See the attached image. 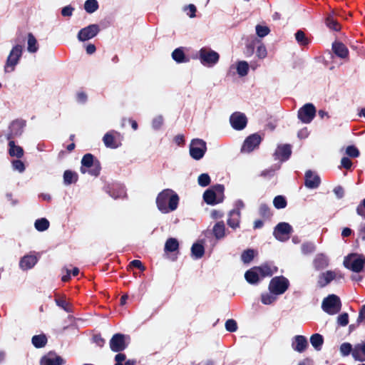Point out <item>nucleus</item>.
<instances>
[{"label": "nucleus", "mask_w": 365, "mask_h": 365, "mask_svg": "<svg viewBox=\"0 0 365 365\" xmlns=\"http://www.w3.org/2000/svg\"><path fill=\"white\" fill-rule=\"evenodd\" d=\"M25 126L26 120L22 118L13 120L9 125L10 135L14 136L21 135Z\"/></svg>", "instance_id": "obj_18"}, {"label": "nucleus", "mask_w": 365, "mask_h": 365, "mask_svg": "<svg viewBox=\"0 0 365 365\" xmlns=\"http://www.w3.org/2000/svg\"><path fill=\"white\" fill-rule=\"evenodd\" d=\"M257 34L259 37H264L269 34V29L265 26L258 25L256 27Z\"/></svg>", "instance_id": "obj_52"}, {"label": "nucleus", "mask_w": 365, "mask_h": 365, "mask_svg": "<svg viewBox=\"0 0 365 365\" xmlns=\"http://www.w3.org/2000/svg\"><path fill=\"white\" fill-rule=\"evenodd\" d=\"M37 262L38 258L36 256L33 255H27L21 259L19 262V267L23 270H28L34 267Z\"/></svg>", "instance_id": "obj_20"}, {"label": "nucleus", "mask_w": 365, "mask_h": 365, "mask_svg": "<svg viewBox=\"0 0 365 365\" xmlns=\"http://www.w3.org/2000/svg\"><path fill=\"white\" fill-rule=\"evenodd\" d=\"M365 322V304H364L359 310V316L356 319L357 324Z\"/></svg>", "instance_id": "obj_61"}, {"label": "nucleus", "mask_w": 365, "mask_h": 365, "mask_svg": "<svg viewBox=\"0 0 365 365\" xmlns=\"http://www.w3.org/2000/svg\"><path fill=\"white\" fill-rule=\"evenodd\" d=\"M118 354L115 356V365H123V361L126 359L125 354L117 352Z\"/></svg>", "instance_id": "obj_59"}, {"label": "nucleus", "mask_w": 365, "mask_h": 365, "mask_svg": "<svg viewBox=\"0 0 365 365\" xmlns=\"http://www.w3.org/2000/svg\"><path fill=\"white\" fill-rule=\"evenodd\" d=\"M113 133L114 131L106 133L103 138V141L106 147L115 149L117 148L119 145L117 143Z\"/></svg>", "instance_id": "obj_27"}, {"label": "nucleus", "mask_w": 365, "mask_h": 365, "mask_svg": "<svg viewBox=\"0 0 365 365\" xmlns=\"http://www.w3.org/2000/svg\"><path fill=\"white\" fill-rule=\"evenodd\" d=\"M225 329L229 332H235L237 330V324L235 319H230L225 322Z\"/></svg>", "instance_id": "obj_44"}, {"label": "nucleus", "mask_w": 365, "mask_h": 365, "mask_svg": "<svg viewBox=\"0 0 365 365\" xmlns=\"http://www.w3.org/2000/svg\"><path fill=\"white\" fill-rule=\"evenodd\" d=\"M346 153L351 158H357L359 155V150L354 145H349L346 149Z\"/></svg>", "instance_id": "obj_48"}, {"label": "nucleus", "mask_w": 365, "mask_h": 365, "mask_svg": "<svg viewBox=\"0 0 365 365\" xmlns=\"http://www.w3.org/2000/svg\"><path fill=\"white\" fill-rule=\"evenodd\" d=\"M230 123L235 130H241L246 127L247 118L246 115H230Z\"/></svg>", "instance_id": "obj_19"}, {"label": "nucleus", "mask_w": 365, "mask_h": 365, "mask_svg": "<svg viewBox=\"0 0 365 365\" xmlns=\"http://www.w3.org/2000/svg\"><path fill=\"white\" fill-rule=\"evenodd\" d=\"M255 255L256 252L254 250L247 249L242 252L241 255V259L245 264H249L253 260Z\"/></svg>", "instance_id": "obj_36"}, {"label": "nucleus", "mask_w": 365, "mask_h": 365, "mask_svg": "<svg viewBox=\"0 0 365 365\" xmlns=\"http://www.w3.org/2000/svg\"><path fill=\"white\" fill-rule=\"evenodd\" d=\"M259 213L264 219H269L272 213L269 207L267 204H261L259 208Z\"/></svg>", "instance_id": "obj_39"}, {"label": "nucleus", "mask_w": 365, "mask_h": 365, "mask_svg": "<svg viewBox=\"0 0 365 365\" xmlns=\"http://www.w3.org/2000/svg\"><path fill=\"white\" fill-rule=\"evenodd\" d=\"M333 191L338 198H342L344 195V190L341 186L335 187Z\"/></svg>", "instance_id": "obj_62"}, {"label": "nucleus", "mask_w": 365, "mask_h": 365, "mask_svg": "<svg viewBox=\"0 0 365 365\" xmlns=\"http://www.w3.org/2000/svg\"><path fill=\"white\" fill-rule=\"evenodd\" d=\"M337 322L340 326L345 327L349 323V315L347 313H342L337 317Z\"/></svg>", "instance_id": "obj_51"}, {"label": "nucleus", "mask_w": 365, "mask_h": 365, "mask_svg": "<svg viewBox=\"0 0 365 365\" xmlns=\"http://www.w3.org/2000/svg\"><path fill=\"white\" fill-rule=\"evenodd\" d=\"M246 281L250 284H257L260 280V276L255 267L246 271L245 274Z\"/></svg>", "instance_id": "obj_23"}, {"label": "nucleus", "mask_w": 365, "mask_h": 365, "mask_svg": "<svg viewBox=\"0 0 365 365\" xmlns=\"http://www.w3.org/2000/svg\"><path fill=\"white\" fill-rule=\"evenodd\" d=\"M308 345L307 339L303 335H297L292 339V348L297 352H304L307 349Z\"/></svg>", "instance_id": "obj_13"}, {"label": "nucleus", "mask_w": 365, "mask_h": 365, "mask_svg": "<svg viewBox=\"0 0 365 365\" xmlns=\"http://www.w3.org/2000/svg\"><path fill=\"white\" fill-rule=\"evenodd\" d=\"M327 25L334 31H339L341 29L339 24L331 17L327 19Z\"/></svg>", "instance_id": "obj_49"}, {"label": "nucleus", "mask_w": 365, "mask_h": 365, "mask_svg": "<svg viewBox=\"0 0 365 365\" xmlns=\"http://www.w3.org/2000/svg\"><path fill=\"white\" fill-rule=\"evenodd\" d=\"M84 8L88 13H92L98 8V3L96 0H88L84 5Z\"/></svg>", "instance_id": "obj_45"}, {"label": "nucleus", "mask_w": 365, "mask_h": 365, "mask_svg": "<svg viewBox=\"0 0 365 365\" xmlns=\"http://www.w3.org/2000/svg\"><path fill=\"white\" fill-rule=\"evenodd\" d=\"M163 124V118L162 115H158L153 120L152 125L155 130L160 129Z\"/></svg>", "instance_id": "obj_53"}, {"label": "nucleus", "mask_w": 365, "mask_h": 365, "mask_svg": "<svg viewBox=\"0 0 365 365\" xmlns=\"http://www.w3.org/2000/svg\"><path fill=\"white\" fill-rule=\"evenodd\" d=\"M99 31L98 26L91 25L80 31L78 38L80 41H86L95 36Z\"/></svg>", "instance_id": "obj_17"}, {"label": "nucleus", "mask_w": 365, "mask_h": 365, "mask_svg": "<svg viewBox=\"0 0 365 365\" xmlns=\"http://www.w3.org/2000/svg\"><path fill=\"white\" fill-rule=\"evenodd\" d=\"M273 205L277 209H283L287 207V202L283 195H277L273 200Z\"/></svg>", "instance_id": "obj_38"}, {"label": "nucleus", "mask_w": 365, "mask_h": 365, "mask_svg": "<svg viewBox=\"0 0 365 365\" xmlns=\"http://www.w3.org/2000/svg\"><path fill=\"white\" fill-rule=\"evenodd\" d=\"M55 301H56V304L58 307H61L62 309H63L66 311H68V309H67L68 303L66 302V301L64 299L58 298V299H56Z\"/></svg>", "instance_id": "obj_63"}, {"label": "nucleus", "mask_w": 365, "mask_h": 365, "mask_svg": "<svg viewBox=\"0 0 365 365\" xmlns=\"http://www.w3.org/2000/svg\"><path fill=\"white\" fill-rule=\"evenodd\" d=\"M36 40L34 37L33 35L29 34V39H28V49L31 52H35L37 50V47L36 46Z\"/></svg>", "instance_id": "obj_50"}, {"label": "nucleus", "mask_w": 365, "mask_h": 365, "mask_svg": "<svg viewBox=\"0 0 365 365\" xmlns=\"http://www.w3.org/2000/svg\"><path fill=\"white\" fill-rule=\"evenodd\" d=\"M344 265L346 268L359 273L365 267V257L363 255L352 253L345 257Z\"/></svg>", "instance_id": "obj_3"}, {"label": "nucleus", "mask_w": 365, "mask_h": 365, "mask_svg": "<svg viewBox=\"0 0 365 365\" xmlns=\"http://www.w3.org/2000/svg\"><path fill=\"white\" fill-rule=\"evenodd\" d=\"M78 174L72 170H66L63 173V182L65 185H71L78 181Z\"/></svg>", "instance_id": "obj_31"}, {"label": "nucleus", "mask_w": 365, "mask_h": 365, "mask_svg": "<svg viewBox=\"0 0 365 365\" xmlns=\"http://www.w3.org/2000/svg\"><path fill=\"white\" fill-rule=\"evenodd\" d=\"M328 264V259L324 255H318L314 260V265L317 269H324Z\"/></svg>", "instance_id": "obj_33"}, {"label": "nucleus", "mask_w": 365, "mask_h": 365, "mask_svg": "<svg viewBox=\"0 0 365 365\" xmlns=\"http://www.w3.org/2000/svg\"><path fill=\"white\" fill-rule=\"evenodd\" d=\"M179 242L177 239L173 237L168 238L165 243L164 250L165 252H173L178 250Z\"/></svg>", "instance_id": "obj_32"}, {"label": "nucleus", "mask_w": 365, "mask_h": 365, "mask_svg": "<svg viewBox=\"0 0 365 365\" xmlns=\"http://www.w3.org/2000/svg\"><path fill=\"white\" fill-rule=\"evenodd\" d=\"M255 267L258 271L261 278L271 277L278 270V268L276 266H274L267 262L264 263L260 266H255Z\"/></svg>", "instance_id": "obj_16"}, {"label": "nucleus", "mask_w": 365, "mask_h": 365, "mask_svg": "<svg viewBox=\"0 0 365 365\" xmlns=\"http://www.w3.org/2000/svg\"><path fill=\"white\" fill-rule=\"evenodd\" d=\"M293 230L287 222H279L274 227L273 235L274 237L282 242L288 240Z\"/></svg>", "instance_id": "obj_8"}, {"label": "nucleus", "mask_w": 365, "mask_h": 365, "mask_svg": "<svg viewBox=\"0 0 365 365\" xmlns=\"http://www.w3.org/2000/svg\"><path fill=\"white\" fill-rule=\"evenodd\" d=\"M276 299L277 297L274 296V294H272L270 292L269 293H264L261 295V301L264 304H271L274 302H275Z\"/></svg>", "instance_id": "obj_40"}, {"label": "nucleus", "mask_w": 365, "mask_h": 365, "mask_svg": "<svg viewBox=\"0 0 365 365\" xmlns=\"http://www.w3.org/2000/svg\"><path fill=\"white\" fill-rule=\"evenodd\" d=\"M65 363V360L54 352H49L41 361V365H63Z\"/></svg>", "instance_id": "obj_14"}, {"label": "nucleus", "mask_w": 365, "mask_h": 365, "mask_svg": "<svg viewBox=\"0 0 365 365\" xmlns=\"http://www.w3.org/2000/svg\"><path fill=\"white\" fill-rule=\"evenodd\" d=\"M9 154L11 157H16L17 158H21L23 157L24 151V149L15 144L14 140H10L9 142Z\"/></svg>", "instance_id": "obj_25"}, {"label": "nucleus", "mask_w": 365, "mask_h": 365, "mask_svg": "<svg viewBox=\"0 0 365 365\" xmlns=\"http://www.w3.org/2000/svg\"><path fill=\"white\" fill-rule=\"evenodd\" d=\"M316 113L315 107L308 103L304 106L299 112V114H314Z\"/></svg>", "instance_id": "obj_46"}, {"label": "nucleus", "mask_w": 365, "mask_h": 365, "mask_svg": "<svg viewBox=\"0 0 365 365\" xmlns=\"http://www.w3.org/2000/svg\"><path fill=\"white\" fill-rule=\"evenodd\" d=\"M321 183L320 177L314 175L311 170L306 171L304 175V185L309 189H314L319 186Z\"/></svg>", "instance_id": "obj_11"}, {"label": "nucleus", "mask_w": 365, "mask_h": 365, "mask_svg": "<svg viewBox=\"0 0 365 365\" xmlns=\"http://www.w3.org/2000/svg\"><path fill=\"white\" fill-rule=\"evenodd\" d=\"M310 342L317 351H320L324 344V338L320 334H314L310 337Z\"/></svg>", "instance_id": "obj_30"}, {"label": "nucleus", "mask_w": 365, "mask_h": 365, "mask_svg": "<svg viewBox=\"0 0 365 365\" xmlns=\"http://www.w3.org/2000/svg\"><path fill=\"white\" fill-rule=\"evenodd\" d=\"M191 252L195 258L200 259L205 254V248L201 244L194 243L191 247Z\"/></svg>", "instance_id": "obj_34"}, {"label": "nucleus", "mask_w": 365, "mask_h": 365, "mask_svg": "<svg viewBox=\"0 0 365 365\" xmlns=\"http://www.w3.org/2000/svg\"><path fill=\"white\" fill-rule=\"evenodd\" d=\"M88 170L90 175L97 177L100 175L101 165L98 159L91 153L85 154L81 159V172L85 173Z\"/></svg>", "instance_id": "obj_2"}, {"label": "nucleus", "mask_w": 365, "mask_h": 365, "mask_svg": "<svg viewBox=\"0 0 365 365\" xmlns=\"http://www.w3.org/2000/svg\"><path fill=\"white\" fill-rule=\"evenodd\" d=\"M336 277V273L333 271H327L320 274L318 283L321 287L327 286Z\"/></svg>", "instance_id": "obj_26"}, {"label": "nucleus", "mask_w": 365, "mask_h": 365, "mask_svg": "<svg viewBox=\"0 0 365 365\" xmlns=\"http://www.w3.org/2000/svg\"><path fill=\"white\" fill-rule=\"evenodd\" d=\"M240 211L239 210H232L229 213L227 219V225L232 229L235 230L240 227Z\"/></svg>", "instance_id": "obj_21"}, {"label": "nucleus", "mask_w": 365, "mask_h": 365, "mask_svg": "<svg viewBox=\"0 0 365 365\" xmlns=\"http://www.w3.org/2000/svg\"><path fill=\"white\" fill-rule=\"evenodd\" d=\"M356 211L359 216L365 219V198L357 206Z\"/></svg>", "instance_id": "obj_56"}, {"label": "nucleus", "mask_w": 365, "mask_h": 365, "mask_svg": "<svg viewBox=\"0 0 365 365\" xmlns=\"http://www.w3.org/2000/svg\"><path fill=\"white\" fill-rule=\"evenodd\" d=\"M200 58L202 61L205 63H213L217 62L219 58V56L215 51L202 49L200 51Z\"/></svg>", "instance_id": "obj_22"}, {"label": "nucleus", "mask_w": 365, "mask_h": 365, "mask_svg": "<svg viewBox=\"0 0 365 365\" xmlns=\"http://www.w3.org/2000/svg\"><path fill=\"white\" fill-rule=\"evenodd\" d=\"M354 348L352 347L351 344L349 342H344L341 344L340 346V352L341 355L344 356H348L350 354H352Z\"/></svg>", "instance_id": "obj_41"}, {"label": "nucleus", "mask_w": 365, "mask_h": 365, "mask_svg": "<svg viewBox=\"0 0 365 365\" xmlns=\"http://www.w3.org/2000/svg\"><path fill=\"white\" fill-rule=\"evenodd\" d=\"M341 307V303L338 296L329 294L322 301V308L329 314L333 315L337 314Z\"/></svg>", "instance_id": "obj_6"}, {"label": "nucleus", "mask_w": 365, "mask_h": 365, "mask_svg": "<svg viewBox=\"0 0 365 365\" xmlns=\"http://www.w3.org/2000/svg\"><path fill=\"white\" fill-rule=\"evenodd\" d=\"M289 287V282L285 277L277 276L273 277L269 284V291L274 295L284 294Z\"/></svg>", "instance_id": "obj_5"}, {"label": "nucleus", "mask_w": 365, "mask_h": 365, "mask_svg": "<svg viewBox=\"0 0 365 365\" xmlns=\"http://www.w3.org/2000/svg\"><path fill=\"white\" fill-rule=\"evenodd\" d=\"M249 66L248 63L245 61L239 62L237 66V73L240 76H245L247 73Z\"/></svg>", "instance_id": "obj_47"}, {"label": "nucleus", "mask_w": 365, "mask_h": 365, "mask_svg": "<svg viewBox=\"0 0 365 365\" xmlns=\"http://www.w3.org/2000/svg\"><path fill=\"white\" fill-rule=\"evenodd\" d=\"M48 342V339L46 334H41L34 335L31 339V343L34 347L37 349L44 347Z\"/></svg>", "instance_id": "obj_29"}, {"label": "nucleus", "mask_w": 365, "mask_h": 365, "mask_svg": "<svg viewBox=\"0 0 365 365\" xmlns=\"http://www.w3.org/2000/svg\"><path fill=\"white\" fill-rule=\"evenodd\" d=\"M129 266L130 267L137 268V269H140V271L145 270V267L143 265L142 262L138 259H134V260L131 261L129 264Z\"/></svg>", "instance_id": "obj_55"}, {"label": "nucleus", "mask_w": 365, "mask_h": 365, "mask_svg": "<svg viewBox=\"0 0 365 365\" xmlns=\"http://www.w3.org/2000/svg\"><path fill=\"white\" fill-rule=\"evenodd\" d=\"M22 48L21 46H17L11 51L7 61L6 66V71L9 72L14 70V65L17 63L19 57L21 55Z\"/></svg>", "instance_id": "obj_12"}, {"label": "nucleus", "mask_w": 365, "mask_h": 365, "mask_svg": "<svg viewBox=\"0 0 365 365\" xmlns=\"http://www.w3.org/2000/svg\"><path fill=\"white\" fill-rule=\"evenodd\" d=\"M352 356L356 361H365V342L354 346Z\"/></svg>", "instance_id": "obj_24"}, {"label": "nucleus", "mask_w": 365, "mask_h": 365, "mask_svg": "<svg viewBox=\"0 0 365 365\" xmlns=\"http://www.w3.org/2000/svg\"><path fill=\"white\" fill-rule=\"evenodd\" d=\"M292 154V148L289 144H284L279 145L274 153L276 159H279L281 161L287 160Z\"/></svg>", "instance_id": "obj_15"}, {"label": "nucleus", "mask_w": 365, "mask_h": 365, "mask_svg": "<svg viewBox=\"0 0 365 365\" xmlns=\"http://www.w3.org/2000/svg\"><path fill=\"white\" fill-rule=\"evenodd\" d=\"M207 150L206 143L202 139H193L190 146V156L197 160L203 158Z\"/></svg>", "instance_id": "obj_7"}, {"label": "nucleus", "mask_w": 365, "mask_h": 365, "mask_svg": "<svg viewBox=\"0 0 365 365\" xmlns=\"http://www.w3.org/2000/svg\"><path fill=\"white\" fill-rule=\"evenodd\" d=\"M212 233L217 240H221L225 237V225L223 221L217 222L214 225Z\"/></svg>", "instance_id": "obj_28"}, {"label": "nucleus", "mask_w": 365, "mask_h": 365, "mask_svg": "<svg viewBox=\"0 0 365 365\" xmlns=\"http://www.w3.org/2000/svg\"><path fill=\"white\" fill-rule=\"evenodd\" d=\"M334 53L341 58H344L348 54L346 47L341 43L336 42L333 45Z\"/></svg>", "instance_id": "obj_35"}, {"label": "nucleus", "mask_w": 365, "mask_h": 365, "mask_svg": "<svg viewBox=\"0 0 365 365\" xmlns=\"http://www.w3.org/2000/svg\"><path fill=\"white\" fill-rule=\"evenodd\" d=\"M93 341L97 346L103 347L106 343L105 339L101 336V334H95L93 337Z\"/></svg>", "instance_id": "obj_58"}, {"label": "nucleus", "mask_w": 365, "mask_h": 365, "mask_svg": "<svg viewBox=\"0 0 365 365\" xmlns=\"http://www.w3.org/2000/svg\"><path fill=\"white\" fill-rule=\"evenodd\" d=\"M109 346L113 352H121L125 350L128 346L125 340V335L120 333L113 334L110 340Z\"/></svg>", "instance_id": "obj_9"}, {"label": "nucleus", "mask_w": 365, "mask_h": 365, "mask_svg": "<svg viewBox=\"0 0 365 365\" xmlns=\"http://www.w3.org/2000/svg\"><path fill=\"white\" fill-rule=\"evenodd\" d=\"M173 57L177 61H182L184 58V53L182 50L178 48L173 52Z\"/></svg>", "instance_id": "obj_57"}, {"label": "nucleus", "mask_w": 365, "mask_h": 365, "mask_svg": "<svg viewBox=\"0 0 365 365\" xmlns=\"http://www.w3.org/2000/svg\"><path fill=\"white\" fill-rule=\"evenodd\" d=\"M262 140L261 135L258 133H253L249 135L244 141L242 150L247 153L253 151L259 147Z\"/></svg>", "instance_id": "obj_10"}, {"label": "nucleus", "mask_w": 365, "mask_h": 365, "mask_svg": "<svg viewBox=\"0 0 365 365\" xmlns=\"http://www.w3.org/2000/svg\"><path fill=\"white\" fill-rule=\"evenodd\" d=\"M302 252L304 255H309L314 252L315 245L312 242H304L301 247Z\"/></svg>", "instance_id": "obj_43"}, {"label": "nucleus", "mask_w": 365, "mask_h": 365, "mask_svg": "<svg viewBox=\"0 0 365 365\" xmlns=\"http://www.w3.org/2000/svg\"><path fill=\"white\" fill-rule=\"evenodd\" d=\"M210 178L208 174L202 173L199 175L197 182L201 187H206L210 184Z\"/></svg>", "instance_id": "obj_42"}, {"label": "nucleus", "mask_w": 365, "mask_h": 365, "mask_svg": "<svg viewBox=\"0 0 365 365\" xmlns=\"http://www.w3.org/2000/svg\"><path fill=\"white\" fill-rule=\"evenodd\" d=\"M179 200V196L173 190L165 189L158 195L156 205L162 213H168L178 208Z\"/></svg>", "instance_id": "obj_1"}, {"label": "nucleus", "mask_w": 365, "mask_h": 365, "mask_svg": "<svg viewBox=\"0 0 365 365\" xmlns=\"http://www.w3.org/2000/svg\"><path fill=\"white\" fill-rule=\"evenodd\" d=\"M341 165L344 168L349 170L352 166V162L349 158L344 157L341 160Z\"/></svg>", "instance_id": "obj_60"}, {"label": "nucleus", "mask_w": 365, "mask_h": 365, "mask_svg": "<svg viewBox=\"0 0 365 365\" xmlns=\"http://www.w3.org/2000/svg\"><path fill=\"white\" fill-rule=\"evenodd\" d=\"M12 165L15 170H19V172H23L25 170L24 163L19 159L14 160L12 161Z\"/></svg>", "instance_id": "obj_54"}, {"label": "nucleus", "mask_w": 365, "mask_h": 365, "mask_svg": "<svg viewBox=\"0 0 365 365\" xmlns=\"http://www.w3.org/2000/svg\"><path fill=\"white\" fill-rule=\"evenodd\" d=\"M257 55L259 58H263L267 55V51L264 46H260L257 48Z\"/></svg>", "instance_id": "obj_64"}, {"label": "nucleus", "mask_w": 365, "mask_h": 365, "mask_svg": "<svg viewBox=\"0 0 365 365\" xmlns=\"http://www.w3.org/2000/svg\"><path fill=\"white\" fill-rule=\"evenodd\" d=\"M225 187L223 185L217 184L211 188L207 189L203 194V200L207 205H215L222 201V197L218 195H223Z\"/></svg>", "instance_id": "obj_4"}, {"label": "nucleus", "mask_w": 365, "mask_h": 365, "mask_svg": "<svg viewBox=\"0 0 365 365\" xmlns=\"http://www.w3.org/2000/svg\"><path fill=\"white\" fill-rule=\"evenodd\" d=\"M49 221L46 218H41L36 220L35 228L40 232H43L49 227Z\"/></svg>", "instance_id": "obj_37"}]
</instances>
